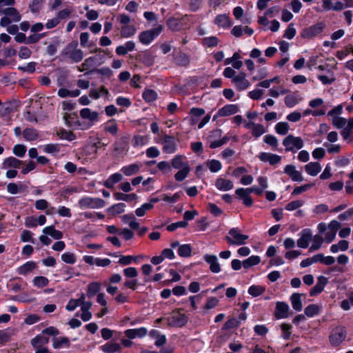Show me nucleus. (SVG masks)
Masks as SVG:
<instances>
[{"mask_svg": "<svg viewBox=\"0 0 353 353\" xmlns=\"http://www.w3.org/2000/svg\"><path fill=\"white\" fill-rule=\"evenodd\" d=\"M62 54L75 63H79L83 59V52L78 48L77 41L68 43L63 50Z\"/></svg>", "mask_w": 353, "mask_h": 353, "instance_id": "nucleus-1", "label": "nucleus"}, {"mask_svg": "<svg viewBox=\"0 0 353 353\" xmlns=\"http://www.w3.org/2000/svg\"><path fill=\"white\" fill-rule=\"evenodd\" d=\"M286 151L296 152L303 146V141L301 137H294L292 134L287 136L283 141Z\"/></svg>", "mask_w": 353, "mask_h": 353, "instance_id": "nucleus-2", "label": "nucleus"}, {"mask_svg": "<svg viewBox=\"0 0 353 353\" xmlns=\"http://www.w3.org/2000/svg\"><path fill=\"white\" fill-rule=\"evenodd\" d=\"M228 234L225 239L230 245H243L248 239V235L239 233L236 228L230 229Z\"/></svg>", "mask_w": 353, "mask_h": 353, "instance_id": "nucleus-3", "label": "nucleus"}, {"mask_svg": "<svg viewBox=\"0 0 353 353\" xmlns=\"http://www.w3.org/2000/svg\"><path fill=\"white\" fill-rule=\"evenodd\" d=\"M79 204L81 208H99L105 206V201L99 198L85 197L79 200Z\"/></svg>", "mask_w": 353, "mask_h": 353, "instance_id": "nucleus-4", "label": "nucleus"}, {"mask_svg": "<svg viewBox=\"0 0 353 353\" xmlns=\"http://www.w3.org/2000/svg\"><path fill=\"white\" fill-rule=\"evenodd\" d=\"M346 337V330L343 327H336L334 328L330 336V341L332 345H339Z\"/></svg>", "mask_w": 353, "mask_h": 353, "instance_id": "nucleus-5", "label": "nucleus"}, {"mask_svg": "<svg viewBox=\"0 0 353 353\" xmlns=\"http://www.w3.org/2000/svg\"><path fill=\"white\" fill-rule=\"evenodd\" d=\"M325 24L323 22L317 23L309 28H305L301 36L305 39H311L319 34L325 28Z\"/></svg>", "mask_w": 353, "mask_h": 353, "instance_id": "nucleus-6", "label": "nucleus"}, {"mask_svg": "<svg viewBox=\"0 0 353 353\" xmlns=\"http://www.w3.org/2000/svg\"><path fill=\"white\" fill-rule=\"evenodd\" d=\"M232 82L239 90H244L250 85L249 81L246 79V74L244 72H240L232 79Z\"/></svg>", "mask_w": 353, "mask_h": 353, "instance_id": "nucleus-7", "label": "nucleus"}, {"mask_svg": "<svg viewBox=\"0 0 353 353\" xmlns=\"http://www.w3.org/2000/svg\"><path fill=\"white\" fill-rule=\"evenodd\" d=\"M163 150L168 154L174 153L176 150V142L173 137L164 135L162 139Z\"/></svg>", "mask_w": 353, "mask_h": 353, "instance_id": "nucleus-8", "label": "nucleus"}, {"mask_svg": "<svg viewBox=\"0 0 353 353\" xmlns=\"http://www.w3.org/2000/svg\"><path fill=\"white\" fill-rule=\"evenodd\" d=\"M172 325L176 327L184 326L188 321V316L179 312V310H174L172 313Z\"/></svg>", "mask_w": 353, "mask_h": 353, "instance_id": "nucleus-9", "label": "nucleus"}, {"mask_svg": "<svg viewBox=\"0 0 353 353\" xmlns=\"http://www.w3.org/2000/svg\"><path fill=\"white\" fill-rule=\"evenodd\" d=\"M203 258L205 262L210 265V270L213 273H219L221 271V267L216 255L205 254Z\"/></svg>", "mask_w": 353, "mask_h": 353, "instance_id": "nucleus-10", "label": "nucleus"}, {"mask_svg": "<svg viewBox=\"0 0 353 353\" xmlns=\"http://www.w3.org/2000/svg\"><path fill=\"white\" fill-rule=\"evenodd\" d=\"M285 173L289 175V176L294 181H302L303 180V177L301 173V172L296 170L294 165H288L285 166L284 169Z\"/></svg>", "mask_w": 353, "mask_h": 353, "instance_id": "nucleus-11", "label": "nucleus"}, {"mask_svg": "<svg viewBox=\"0 0 353 353\" xmlns=\"http://www.w3.org/2000/svg\"><path fill=\"white\" fill-rule=\"evenodd\" d=\"M289 306L284 302H277L275 310V317L276 319H283L288 316Z\"/></svg>", "mask_w": 353, "mask_h": 353, "instance_id": "nucleus-12", "label": "nucleus"}, {"mask_svg": "<svg viewBox=\"0 0 353 353\" xmlns=\"http://www.w3.org/2000/svg\"><path fill=\"white\" fill-rule=\"evenodd\" d=\"M148 333V330L145 327H140L138 329H129L124 332V334L130 339H134L137 337H143Z\"/></svg>", "mask_w": 353, "mask_h": 353, "instance_id": "nucleus-13", "label": "nucleus"}, {"mask_svg": "<svg viewBox=\"0 0 353 353\" xmlns=\"http://www.w3.org/2000/svg\"><path fill=\"white\" fill-rule=\"evenodd\" d=\"M312 236L310 230H304L300 238L297 240V245L301 248H305L309 245L310 241L312 240Z\"/></svg>", "mask_w": 353, "mask_h": 353, "instance_id": "nucleus-14", "label": "nucleus"}, {"mask_svg": "<svg viewBox=\"0 0 353 353\" xmlns=\"http://www.w3.org/2000/svg\"><path fill=\"white\" fill-rule=\"evenodd\" d=\"M327 283V279L323 276H320L318 277L317 283L315 285L314 288H312L310 292V294L312 296H316V294L321 293L324 287Z\"/></svg>", "mask_w": 353, "mask_h": 353, "instance_id": "nucleus-15", "label": "nucleus"}, {"mask_svg": "<svg viewBox=\"0 0 353 353\" xmlns=\"http://www.w3.org/2000/svg\"><path fill=\"white\" fill-rule=\"evenodd\" d=\"M239 110V108L236 105L229 104L226 105L221 108L218 112L217 116L219 117H228L236 113Z\"/></svg>", "mask_w": 353, "mask_h": 353, "instance_id": "nucleus-16", "label": "nucleus"}, {"mask_svg": "<svg viewBox=\"0 0 353 353\" xmlns=\"http://www.w3.org/2000/svg\"><path fill=\"white\" fill-rule=\"evenodd\" d=\"M129 138L123 137L114 143V150L117 154L125 152L128 150Z\"/></svg>", "mask_w": 353, "mask_h": 353, "instance_id": "nucleus-17", "label": "nucleus"}, {"mask_svg": "<svg viewBox=\"0 0 353 353\" xmlns=\"http://www.w3.org/2000/svg\"><path fill=\"white\" fill-rule=\"evenodd\" d=\"M215 185L216 188L221 191H228L233 188V183L230 180L225 179H218L216 181Z\"/></svg>", "mask_w": 353, "mask_h": 353, "instance_id": "nucleus-18", "label": "nucleus"}, {"mask_svg": "<svg viewBox=\"0 0 353 353\" xmlns=\"http://www.w3.org/2000/svg\"><path fill=\"white\" fill-rule=\"evenodd\" d=\"M262 161H268L271 165H274L280 162L281 157L276 154L262 152L259 156Z\"/></svg>", "mask_w": 353, "mask_h": 353, "instance_id": "nucleus-19", "label": "nucleus"}, {"mask_svg": "<svg viewBox=\"0 0 353 353\" xmlns=\"http://www.w3.org/2000/svg\"><path fill=\"white\" fill-rule=\"evenodd\" d=\"M2 13L9 17L11 21L17 22L21 20V15L16 8L10 7L4 9Z\"/></svg>", "mask_w": 353, "mask_h": 353, "instance_id": "nucleus-20", "label": "nucleus"}, {"mask_svg": "<svg viewBox=\"0 0 353 353\" xmlns=\"http://www.w3.org/2000/svg\"><path fill=\"white\" fill-rule=\"evenodd\" d=\"M305 169L308 174L316 176L320 172L321 167L318 162H310L305 166Z\"/></svg>", "mask_w": 353, "mask_h": 353, "instance_id": "nucleus-21", "label": "nucleus"}, {"mask_svg": "<svg viewBox=\"0 0 353 353\" xmlns=\"http://www.w3.org/2000/svg\"><path fill=\"white\" fill-rule=\"evenodd\" d=\"M174 61L179 65L187 66L189 65L190 59L189 55L183 52H179L174 57Z\"/></svg>", "mask_w": 353, "mask_h": 353, "instance_id": "nucleus-22", "label": "nucleus"}, {"mask_svg": "<svg viewBox=\"0 0 353 353\" xmlns=\"http://www.w3.org/2000/svg\"><path fill=\"white\" fill-rule=\"evenodd\" d=\"M123 176L119 173H115L112 174L105 182L104 185L107 188H112L115 183L121 181Z\"/></svg>", "mask_w": 353, "mask_h": 353, "instance_id": "nucleus-23", "label": "nucleus"}, {"mask_svg": "<svg viewBox=\"0 0 353 353\" xmlns=\"http://www.w3.org/2000/svg\"><path fill=\"white\" fill-rule=\"evenodd\" d=\"M81 117L84 119H88L90 121L97 120L98 113L97 112H92L89 108H83L80 111Z\"/></svg>", "mask_w": 353, "mask_h": 353, "instance_id": "nucleus-24", "label": "nucleus"}, {"mask_svg": "<svg viewBox=\"0 0 353 353\" xmlns=\"http://www.w3.org/2000/svg\"><path fill=\"white\" fill-rule=\"evenodd\" d=\"M154 35L153 34L151 30H145L140 33L139 39L141 43L143 44H149L153 39H154Z\"/></svg>", "mask_w": 353, "mask_h": 353, "instance_id": "nucleus-25", "label": "nucleus"}, {"mask_svg": "<svg viewBox=\"0 0 353 353\" xmlns=\"http://www.w3.org/2000/svg\"><path fill=\"white\" fill-rule=\"evenodd\" d=\"M301 296V294L294 293L290 297L292 307L296 311H301L303 307Z\"/></svg>", "mask_w": 353, "mask_h": 353, "instance_id": "nucleus-26", "label": "nucleus"}, {"mask_svg": "<svg viewBox=\"0 0 353 353\" xmlns=\"http://www.w3.org/2000/svg\"><path fill=\"white\" fill-rule=\"evenodd\" d=\"M215 23L220 27L228 28L231 26L232 23L229 19V17L226 14L218 15L215 19Z\"/></svg>", "mask_w": 353, "mask_h": 353, "instance_id": "nucleus-27", "label": "nucleus"}, {"mask_svg": "<svg viewBox=\"0 0 353 353\" xmlns=\"http://www.w3.org/2000/svg\"><path fill=\"white\" fill-rule=\"evenodd\" d=\"M49 339L44 336H37L33 339L31 341L32 346L34 348L43 347V346L48 343Z\"/></svg>", "mask_w": 353, "mask_h": 353, "instance_id": "nucleus-28", "label": "nucleus"}, {"mask_svg": "<svg viewBox=\"0 0 353 353\" xmlns=\"http://www.w3.org/2000/svg\"><path fill=\"white\" fill-rule=\"evenodd\" d=\"M140 166L139 164L134 163L129 165L124 166L121 168V171L126 176H131L139 172Z\"/></svg>", "mask_w": 353, "mask_h": 353, "instance_id": "nucleus-29", "label": "nucleus"}, {"mask_svg": "<svg viewBox=\"0 0 353 353\" xmlns=\"http://www.w3.org/2000/svg\"><path fill=\"white\" fill-rule=\"evenodd\" d=\"M125 205L123 203H119L112 205L107 210V211L110 214L115 216L123 212L125 210Z\"/></svg>", "mask_w": 353, "mask_h": 353, "instance_id": "nucleus-30", "label": "nucleus"}, {"mask_svg": "<svg viewBox=\"0 0 353 353\" xmlns=\"http://www.w3.org/2000/svg\"><path fill=\"white\" fill-rule=\"evenodd\" d=\"M121 349V345L117 343H108L102 346V350L105 353L120 352Z\"/></svg>", "mask_w": 353, "mask_h": 353, "instance_id": "nucleus-31", "label": "nucleus"}, {"mask_svg": "<svg viewBox=\"0 0 353 353\" xmlns=\"http://www.w3.org/2000/svg\"><path fill=\"white\" fill-rule=\"evenodd\" d=\"M183 157L182 155H177L172 160V166L175 169H183L185 166H189L188 163L183 161Z\"/></svg>", "mask_w": 353, "mask_h": 353, "instance_id": "nucleus-32", "label": "nucleus"}, {"mask_svg": "<svg viewBox=\"0 0 353 353\" xmlns=\"http://www.w3.org/2000/svg\"><path fill=\"white\" fill-rule=\"evenodd\" d=\"M35 268V263L32 261H28L18 268V272L20 274L25 275L32 271Z\"/></svg>", "mask_w": 353, "mask_h": 353, "instance_id": "nucleus-33", "label": "nucleus"}, {"mask_svg": "<svg viewBox=\"0 0 353 353\" xmlns=\"http://www.w3.org/2000/svg\"><path fill=\"white\" fill-rule=\"evenodd\" d=\"M348 245V241L341 240L337 244L332 245L330 248V250L333 253H336L339 251H345L347 250Z\"/></svg>", "mask_w": 353, "mask_h": 353, "instance_id": "nucleus-34", "label": "nucleus"}, {"mask_svg": "<svg viewBox=\"0 0 353 353\" xmlns=\"http://www.w3.org/2000/svg\"><path fill=\"white\" fill-rule=\"evenodd\" d=\"M21 161L14 157H9L4 160L3 166L6 168H17L20 166Z\"/></svg>", "mask_w": 353, "mask_h": 353, "instance_id": "nucleus-35", "label": "nucleus"}, {"mask_svg": "<svg viewBox=\"0 0 353 353\" xmlns=\"http://www.w3.org/2000/svg\"><path fill=\"white\" fill-rule=\"evenodd\" d=\"M101 289V284L98 282L90 283L88 286L87 296L90 298L94 296Z\"/></svg>", "mask_w": 353, "mask_h": 353, "instance_id": "nucleus-36", "label": "nucleus"}, {"mask_svg": "<svg viewBox=\"0 0 353 353\" xmlns=\"http://www.w3.org/2000/svg\"><path fill=\"white\" fill-rule=\"evenodd\" d=\"M167 26L172 31H179L182 28L179 19L174 17H171L167 21Z\"/></svg>", "mask_w": 353, "mask_h": 353, "instance_id": "nucleus-37", "label": "nucleus"}, {"mask_svg": "<svg viewBox=\"0 0 353 353\" xmlns=\"http://www.w3.org/2000/svg\"><path fill=\"white\" fill-rule=\"evenodd\" d=\"M23 135L24 138L28 141L36 140L39 137L37 131L32 128L25 129L23 132Z\"/></svg>", "mask_w": 353, "mask_h": 353, "instance_id": "nucleus-38", "label": "nucleus"}, {"mask_svg": "<svg viewBox=\"0 0 353 353\" xmlns=\"http://www.w3.org/2000/svg\"><path fill=\"white\" fill-rule=\"evenodd\" d=\"M137 30L134 26L126 25L121 28V35L123 37H130L134 35Z\"/></svg>", "mask_w": 353, "mask_h": 353, "instance_id": "nucleus-39", "label": "nucleus"}, {"mask_svg": "<svg viewBox=\"0 0 353 353\" xmlns=\"http://www.w3.org/2000/svg\"><path fill=\"white\" fill-rule=\"evenodd\" d=\"M323 243V239L320 235H315L313 238V243L309 248V252H312L318 250Z\"/></svg>", "mask_w": 353, "mask_h": 353, "instance_id": "nucleus-40", "label": "nucleus"}, {"mask_svg": "<svg viewBox=\"0 0 353 353\" xmlns=\"http://www.w3.org/2000/svg\"><path fill=\"white\" fill-rule=\"evenodd\" d=\"M261 261V259L258 256H252L242 262V265L245 268H249L253 265H257Z\"/></svg>", "mask_w": 353, "mask_h": 353, "instance_id": "nucleus-41", "label": "nucleus"}, {"mask_svg": "<svg viewBox=\"0 0 353 353\" xmlns=\"http://www.w3.org/2000/svg\"><path fill=\"white\" fill-rule=\"evenodd\" d=\"M95 59H96L93 57L87 58L81 64V65L79 67V70L80 72H83L94 67Z\"/></svg>", "mask_w": 353, "mask_h": 353, "instance_id": "nucleus-42", "label": "nucleus"}, {"mask_svg": "<svg viewBox=\"0 0 353 353\" xmlns=\"http://www.w3.org/2000/svg\"><path fill=\"white\" fill-rule=\"evenodd\" d=\"M192 248L189 244H184L179 246L178 254L181 257H188L191 255Z\"/></svg>", "mask_w": 353, "mask_h": 353, "instance_id": "nucleus-43", "label": "nucleus"}, {"mask_svg": "<svg viewBox=\"0 0 353 353\" xmlns=\"http://www.w3.org/2000/svg\"><path fill=\"white\" fill-rule=\"evenodd\" d=\"M114 196L117 200H123L125 201H133L137 199V194H125L121 192L114 193Z\"/></svg>", "mask_w": 353, "mask_h": 353, "instance_id": "nucleus-44", "label": "nucleus"}, {"mask_svg": "<svg viewBox=\"0 0 353 353\" xmlns=\"http://www.w3.org/2000/svg\"><path fill=\"white\" fill-rule=\"evenodd\" d=\"M190 166H185L184 168L180 169L174 175L176 181H181L185 179L190 172Z\"/></svg>", "mask_w": 353, "mask_h": 353, "instance_id": "nucleus-45", "label": "nucleus"}, {"mask_svg": "<svg viewBox=\"0 0 353 353\" xmlns=\"http://www.w3.org/2000/svg\"><path fill=\"white\" fill-rule=\"evenodd\" d=\"M143 97L147 102H152L157 99V94L153 90H145L143 93Z\"/></svg>", "mask_w": 353, "mask_h": 353, "instance_id": "nucleus-46", "label": "nucleus"}, {"mask_svg": "<svg viewBox=\"0 0 353 353\" xmlns=\"http://www.w3.org/2000/svg\"><path fill=\"white\" fill-rule=\"evenodd\" d=\"M319 312V307L315 304H311L305 308V314L309 317H312Z\"/></svg>", "mask_w": 353, "mask_h": 353, "instance_id": "nucleus-47", "label": "nucleus"}, {"mask_svg": "<svg viewBox=\"0 0 353 353\" xmlns=\"http://www.w3.org/2000/svg\"><path fill=\"white\" fill-rule=\"evenodd\" d=\"M332 124L337 128H344L347 123V120L345 118L340 117L338 116H334L332 117Z\"/></svg>", "mask_w": 353, "mask_h": 353, "instance_id": "nucleus-48", "label": "nucleus"}, {"mask_svg": "<svg viewBox=\"0 0 353 353\" xmlns=\"http://www.w3.org/2000/svg\"><path fill=\"white\" fill-rule=\"evenodd\" d=\"M34 285L38 288H43L48 285L49 280L45 276H36L33 280Z\"/></svg>", "mask_w": 353, "mask_h": 353, "instance_id": "nucleus-49", "label": "nucleus"}, {"mask_svg": "<svg viewBox=\"0 0 353 353\" xmlns=\"http://www.w3.org/2000/svg\"><path fill=\"white\" fill-rule=\"evenodd\" d=\"M208 168L212 172H218L221 168V163L217 160H211L206 163Z\"/></svg>", "mask_w": 353, "mask_h": 353, "instance_id": "nucleus-50", "label": "nucleus"}, {"mask_svg": "<svg viewBox=\"0 0 353 353\" xmlns=\"http://www.w3.org/2000/svg\"><path fill=\"white\" fill-rule=\"evenodd\" d=\"M275 130L278 134H286L289 130V125L285 122H280L276 125Z\"/></svg>", "mask_w": 353, "mask_h": 353, "instance_id": "nucleus-51", "label": "nucleus"}, {"mask_svg": "<svg viewBox=\"0 0 353 353\" xmlns=\"http://www.w3.org/2000/svg\"><path fill=\"white\" fill-rule=\"evenodd\" d=\"M240 324V321L236 318H232L228 319L223 325V329L230 330L234 327H237Z\"/></svg>", "mask_w": 353, "mask_h": 353, "instance_id": "nucleus-52", "label": "nucleus"}, {"mask_svg": "<svg viewBox=\"0 0 353 353\" xmlns=\"http://www.w3.org/2000/svg\"><path fill=\"white\" fill-rule=\"evenodd\" d=\"M303 203L304 202L302 200L293 201L285 205V209L288 211L295 210L301 208Z\"/></svg>", "mask_w": 353, "mask_h": 353, "instance_id": "nucleus-53", "label": "nucleus"}, {"mask_svg": "<svg viewBox=\"0 0 353 353\" xmlns=\"http://www.w3.org/2000/svg\"><path fill=\"white\" fill-rule=\"evenodd\" d=\"M265 291V288L259 285H252L248 290V292L253 296H258Z\"/></svg>", "mask_w": 353, "mask_h": 353, "instance_id": "nucleus-54", "label": "nucleus"}, {"mask_svg": "<svg viewBox=\"0 0 353 353\" xmlns=\"http://www.w3.org/2000/svg\"><path fill=\"white\" fill-rule=\"evenodd\" d=\"M61 259L66 263L73 264L76 261V257L73 253L65 252L61 255Z\"/></svg>", "mask_w": 353, "mask_h": 353, "instance_id": "nucleus-55", "label": "nucleus"}, {"mask_svg": "<svg viewBox=\"0 0 353 353\" xmlns=\"http://www.w3.org/2000/svg\"><path fill=\"white\" fill-rule=\"evenodd\" d=\"M26 152V148L25 145L21 144L16 145L13 148V153L19 157H22L24 156Z\"/></svg>", "mask_w": 353, "mask_h": 353, "instance_id": "nucleus-56", "label": "nucleus"}, {"mask_svg": "<svg viewBox=\"0 0 353 353\" xmlns=\"http://www.w3.org/2000/svg\"><path fill=\"white\" fill-rule=\"evenodd\" d=\"M188 223L185 221H179L176 223H172L167 227L168 231H174L178 228H186Z\"/></svg>", "mask_w": 353, "mask_h": 353, "instance_id": "nucleus-57", "label": "nucleus"}, {"mask_svg": "<svg viewBox=\"0 0 353 353\" xmlns=\"http://www.w3.org/2000/svg\"><path fill=\"white\" fill-rule=\"evenodd\" d=\"M265 132V128L261 124H256L252 130V134L255 137H259Z\"/></svg>", "mask_w": 353, "mask_h": 353, "instance_id": "nucleus-58", "label": "nucleus"}, {"mask_svg": "<svg viewBox=\"0 0 353 353\" xmlns=\"http://www.w3.org/2000/svg\"><path fill=\"white\" fill-rule=\"evenodd\" d=\"M203 44L208 47L216 46L219 43V39L216 37H206L203 41Z\"/></svg>", "mask_w": 353, "mask_h": 353, "instance_id": "nucleus-59", "label": "nucleus"}, {"mask_svg": "<svg viewBox=\"0 0 353 353\" xmlns=\"http://www.w3.org/2000/svg\"><path fill=\"white\" fill-rule=\"evenodd\" d=\"M63 345H66V346L70 345L69 339L66 337H61L59 339H56L53 343V346L54 348H59Z\"/></svg>", "mask_w": 353, "mask_h": 353, "instance_id": "nucleus-60", "label": "nucleus"}, {"mask_svg": "<svg viewBox=\"0 0 353 353\" xmlns=\"http://www.w3.org/2000/svg\"><path fill=\"white\" fill-rule=\"evenodd\" d=\"M32 51L30 48L26 46H23L20 48L19 52V57L21 59H28L31 56Z\"/></svg>", "mask_w": 353, "mask_h": 353, "instance_id": "nucleus-61", "label": "nucleus"}, {"mask_svg": "<svg viewBox=\"0 0 353 353\" xmlns=\"http://www.w3.org/2000/svg\"><path fill=\"white\" fill-rule=\"evenodd\" d=\"M264 141H265L267 144H268V145H271V146H272V147H274V148H276L277 147V145H278V141H277V139H276L275 137H274V136H272V135H270V134L266 135V136L265 137V138H264Z\"/></svg>", "mask_w": 353, "mask_h": 353, "instance_id": "nucleus-62", "label": "nucleus"}, {"mask_svg": "<svg viewBox=\"0 0 353 353\" xmlns=\"http://www.w3.org/2000/svg\"><path fill=\"white\" fill-rule=\"evenodd\" d=\"M124 275L128 278H134L138 275V271L135 268H128L123 270Z\"/></svg>", "mask_w": 353, "mask_h": 353, "instance_id": "nucleus-63", "label": "nucleus"}, {"mask_svg": "<svg viewBox=\"0 0 353 353\" xmlns=\"http://www.w3.org/2000/svg\"><path fill=\"white\" fill-rule=\"evenodd\" d=\"M281 328L283 331V336L285 339H289L290 334H291V328L292 326L289 324L283 323L281 325Z\"/></svg>", "mask_w": 353, "mask_h": 353, "instance_id": "nucleus-64", "label": "nucleus"}]
</instances>
